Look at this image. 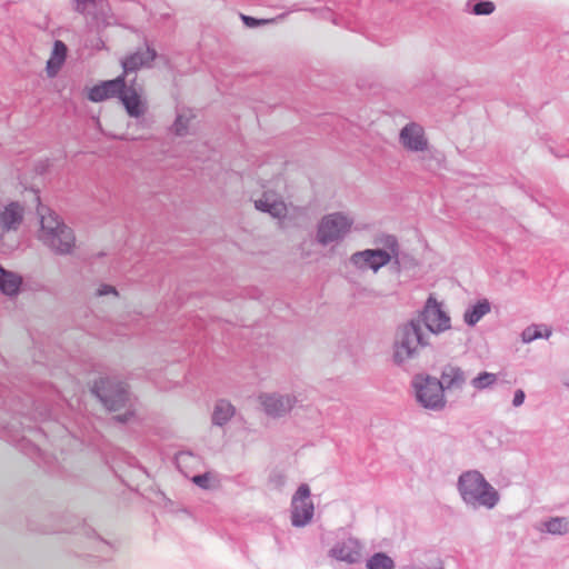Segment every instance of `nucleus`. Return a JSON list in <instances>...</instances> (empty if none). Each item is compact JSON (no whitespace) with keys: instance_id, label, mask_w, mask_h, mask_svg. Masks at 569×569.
Masks as SVG:
<instances>
[{"instance_id":"f257e3e1","label":"nucleus","mask_w":569,"mask_h":569,"mask_svg":"<svg viewBox=\"0 0 569 569\" xmlns=\"http://www.w3.org/2000/svg\"><path fill=\"white\" fill-rule=\"evenodd\" d=\"M457 491L466 507L472 510H492L500 502L499 491L476 469L460 473Z\"/></svg>"},{"instance_id":"f03ea898","label":"nucleus","mask_w":569,"mask_h":569,"mask_svg":"<svg viewBox=\"0 0 569 569\" xmlns=\"http://www.w3.org/2000/svg\"><path fill=\"white\" fill-rule=\"evenodd\" d=\"M429 345V335L423 332L419 319H411L400 325L396 330L392 346L395 363L402 366L416 359Z\"/></svg>"},{"instance_id":"7ed1b4c3","label":"nucleus","mask_w":569,"mask_h":569,"mask_svg":"<svg viewBox=\"0 0 569 569\" xmlns=\"http://www.w3.org/2000/svg\"><path fill=\"white\" fill-rule=\"evenodd\" d=\"M40 216V239L46 246L59 254L72 251L76 237L71 228L61 222L58 216L42 206L38 207Z\"/></svg>"},{"instance_id":"20e7f679","label":"nucleus","mask_w":569,"mask_h":569,"mask_svg":"<svg viewBox=\"0 0 569 569\" xmlns=\"http://www.w3.org/2000/svg\"><path fill=\"white\" fill-rule=\"evenodd\" d=\"M353 223V218L343 212L325 214L318 222L316 240L323 247L340 243L350 233Z\"/></svg>"},{"instance_id":"39448f33","label":"nucleus","mask_w":569,"mask_h":569,"mask_svg":"<svg viewBox=\"0 0 569 569\" xmlns=\"http://www.w3.org/2000/svg\"><path fill=\"white\" fill-rule=\"evenodd\" d=\"M385 249H366L357 251L350 257L351 263L360 270H372L377 272L380 268L388 264L392 256H398V241L395 236H387L385 239Z\"/></svg>"},{"instance_id":"423d86ee","label":"nucleus","mask_w":569,"mask_h":569,"mask_svg":"<svg viewBox=\"0 0 569 569\" xmlns=\"http://www.w3.org/2000/svg\"><path fill=\"white\" fill-rule=\"evenodd\" d=\"M412 386L417 401L428 410L440 411L446 407V397L438 378L431 376H416Z\"/></svg>"},{"instance_id":"0eeeda50","label":"nucleus","mask_w":569,"mask_h":569,"mask_svg":"<svg viewBox=\"0 0 569 569\" xmlns=\"http://www.w3.org/2000/svg\"><path fill=\"white\" fill-rule=\"evenodd\" d=\"M92 392L110 411L124 408L129 401L127 385L109 378H101L99 381H96Z\"/></svg>"},{"instance_id":"6e6552de","label":"nucleus","mask_w":569,"mask_h":569,"mask_svg":"<svg viewBox=\"0 0 569 569\" xmlns=\"http://www.w3.org/2000/svg\"><path fill=\"white\" fill-rule=\"evenodd\" d=\"M420 325L423 323L427 330L433 335H440L451 328L449 315L442 309V305L430 296L419 317Z\"/></svg>"},{"instance_id":"1a4fd4ad","label":"nucleus","mask_w":569,"mask_h":569,"mask_svg":"<svg viewBox=\"0 0 569 569\" xmlns=\"http://www.w3.org/2000/svg\"><path fill=\"white\" fill-rule=\"evenodd\" d=\"M307 483L298 487L291 499V525L297 528L307 526L313 517L315 506Z\"/></svg>"},{"instance_id":"9d476101","label":"nucleus","mask_w":569,"mask_h":569,"mask_svg":"<svg viewBox=\"0 0 569 569\" xmlns=\"http://www.w3.org/2000/svg\"><path fill=\"white\" fill-rule=\"evenodd\" d=\"M259 401L267 416L281 418L292 410L297 403V398L293 395L272 392L260 395Z\"/></svg>"},{"instance_id":"9b49d317","label":"nucleus","mask_w":569,"mask_h":569,"mask_svg":"<svg viewBox=\"0 0 569 569\" xmlns=\"http://www.w3.org/2000/svg\"><path fill=\"white\" fill-rule=\"evenodd\" d=\"M363 545L355 537H348L335 543L329 556L338 561L349 565L358 563L362 559Z\"/></svg>"},{"instance_id":"f8f14e48","label":"nucleus","mask_w":569,"mask_h":569,"mask_svg":"<svg viewBox=\"0 0 569 569\" xmlns=\"http://www.w3.org/2000/svg\"><path fill=\"white\" fill-rule=\"evenodd\" d=\"M124 88V74L112 80L102 81L89 89L88 99L92 102H101L110 98H119Z\"/></svg>"},{"instance_id":"ddd939ff","label":"nucleus","mask_w":569,"mask_h":569,"mask_svg":"<svg viewBox=\"0 0 569 569\" xmlns=\"http://www.w3.org/2000/svg\"><path fill=\"white\" fill-rule=\"evenodd\" d=\"M438 382L441 385L443 393L460 391L467 382V375L460 367L448 363L442 367Z\"/></svg>"},{"instance_id":"4468645a","label":"nucleus","mask_w":569,"mask_h":569,"mask_svg":"<svg viewBox=\"0 0 569 569\" xmlns=\"http://www.w3.org/2000/svg\"><path fill=\"white\" fill-rule=\"evenodd\" d=\"M400 142L410 151H423L428 146L423 129L417 123H408L401 129Z\"/></svg>"},{"instance_id":"2eb2a0df","label":"nucleus","mask_w":569,"mask_h":569,"mask_svg":"<svg viewBox=\"0 0 569 569\" xmlns=\"http://www.w3.org/2000/svg\"><path fill=\"white\" fill-rule=\"evenodd\" d=\"M119 99L126 108L128 114L132 118H139L146 111L144 102L141 99L140 90L134 86H127L124 82V88L119 94Z\"/></svg>"},{"instance_id":"dca6fc26","label":"nucleus","mask_w":569,"mask_h":569,"mask_svg":"<svg viewBox=\"0 0 569 569\" xmlns=\"http://www.w3.org/2000/svg\"><path fill=\"white\" fill-rule=\"evenodd\" d=\"M23 207L19 202H10L0 211V224L3 231H16L23 220Z\"/></svg>"},{"instance_id":"f3484780","label":"nucleus","mask_w":569,"mask_h":569,"mask_svg":"<svg viewBox=\"0 0 569 569\" xmlns=\"http://www.w3.org/2000/svg\"><path fill=\"white\" fill-rule=\"evenodd\" d=\"M156 58V51L149 47L139 49L122 60L124 73L134 72L142 67H148Z\"/></svg>"},{"instance_id":"a211bd4d","label":"nucleus","mask_w":569,"mask_h":569,"mask_svg":"<svg viewBox=\"0 0 569 569\" xmlns=\"http://www.w3.org/2000/svg\"><path fill=\"white\" fill-rule=\"evenodd\" d=\"M68 48L61 40H56L53 43V48L51 51V56L47 61L46 72L49 78H54L62 66L64 64L67 58Z\"/></svg>"},{"instance_id":"6ab92c4d","label":"nucleus","mask_w":569,"mask_h":569,"mask_svg":"<svg viewBox=\"0 0 569 569\" xmlns=\"http://www.w3.org/2000/svg\"><path fill=\"white\" fill-rule=\"evenodd\" d=\"M236 413V408L230 401L219 399L213 407L211 421L213 426L223 427Z\"/></svg>"},{"instance_id":"aec40b11","label":"nucleus","mask_w":569,"mask_h":569,"mask_svg":"<svg viewBox=\"0 0 569 569\" xmlns=\"http://www.w3.org/2000/svg\"><path fill=\"white\" fill-rule=\"evenodd\" d=\"M22 284V278L16 272L0 266V291L7 296H17Z\"/></svg>"},{"instance_id":"412c9836","label":"nucleus","mask_w":569,"mask_h":569,"mask_svg":"<svg viewBox=\"0 0 569 569\" xmlns=\"http://www.w3.org/2000/svg\"><path fill=\"white\" fill-rule=\"evenodd\" d=\"M537 529L550 535L563 536L569 532V519L566 517H551L542 521Z\"/></svg>"},{"instance_id":"4be33fe9","label":"nucleus","mask_w":569,"mask_h":569,"mask_svg":"<svg viewBox=\"0 0 569 569\" xmlns=\"http://www.w3.org/2000/svg\"><path fill=\"white\" fill-rule=\"evenodd\" d=\"M490 303L483 299L468 308L463 313V320L468 326H475L483 316L490 312Z\"/></svg>"},{"instance_id":"5701e85b","label":"nucleus","mask_w":569,"mask_h":569,"mask_svg":"<svg viewBox=\"0 0 569 569\" xmlns=\"http://www.w3.org/2000/svg\"><path fill=\"white\" fill-rule=\"evenodd\" d=\"M550 336L551 329L549 327L543 325H531L522 331L521 339L525 343H529L539 338L548 339Z\"/></svg>"},{"instance_id":"b1692460","label":"nucleus","mask_w":569,"mask_h":569,"mask_svg":"<svg viewBox=\"0 0 569 569\" xmlns=\"http://www.w3.org/2000/svg\"><path fill=\"white\" fill-rule=\"evenodd\" d=\"M393 559L386 552H376L366 561L367 569H395Z\"/></svg>"},{"instance_id":"393cba45","label":"nucleus","mask_w":569,"mask_h":569,"mask_svg":"<svg viewBox=\"0 0 569 569\" xmlns=\"http://www.w3.org/2000/svg\"><path fill=\"white\" fill-rule=\"evenodd\" d=\"M498 381L496 373L482 371L471 379L470 385L478 391L492 388Z\"/></svg>"},{"instance_id":"a878e982","label":"nucleus","mask_w":569,"mask_h":569,"mask_svg":"<svg viewBox=\"0 0 569 569\" xmlns=\"http://www.w3.org/2000/svg\"><path fill=\"white\" fill-rule=\"evenodd\" d=\"M271 217L280 220V223L284 226L283 219L287 214V206L282 200H278L274 198L273 202L270 206V210L268 212Z\"/></svg>"},{"instance_id":"bb28decb","label":"nucleus","mask_w":569,"mask_h":569,"mask_svg":"<svg viewBox=\"0 0 569 569\" xmlns=\"http://www.w3.org/2000/svg\"><path fill=\"white\" fill-rule=\"evenodd\" d=\"M495 8L492 1H478L472 6L471 12L476 16H488L495 11Z\"/></svg>"},{"instance_id":"cd10ccee","label":"nucleus","mask_w":569,"mask_h":569,"mask_svg":"<svg viewBox=\"0 0 569 569\" xmlns=\"http://www.w3.org/2000/svg\"><path fill=\"white\" fill-rule=\"evenodd\" d=\"M274 200V196L268 192H264L263 196L254 201V207L257 210L262 212H269L270 206Z\"/></svg>"},{"instance_id":"c85d7f7f","label":"nucleus","mask_w":569,"mask_h":569,"mask_svg":"<svg viewBox=\"0 0 569 569\" xmlns=\"http://www.w3.org/2000/svg\"><path fill=\"white\" fill-rule=\"evenodd\" d=\"M194 118V114L192 112V110L190 109H181L180 108V116H179V119H180V137H182L184 134V130H187L188 128V123L191 119Z\"/></svg>"},{"instance_id":"c756f323","label":"nucleus","mask_w":569,"mask_h":569,"mask_svg":"<svg viewBox=\"0 0 569 569\" xmlns=\"http://www.w3.org/2000/svg\"><path fill=\"white\" fill-rule=\"evenodd\" d=\"M192 482L202 489H209L210 477L209 473L197 475L192 478Z\"/></svg>"},{"instance_id":"7c9ffc66","label":"nucleus","mask_w":569,"mask_h":569,"mask_svg":"<svg viewBox=\"0 0 569 569\" xmlns=\"http://www.w3.org/2000/svg\"><path fill=\"white\" fill-rule=\"evenodd\" d=\"M241 19L246 26L251 27V28L267 22L266 20H258L256 18L244 16V14H241Z\"/></svg>"},{"instance_id":"2f4dec72","label":"nucleus","mask_w":569,"mask_h":569,"mask_svg":"<svg viewBox=\"0 0 569 569\" xmlns=\"http://www.w3.org/2000/svg\"><path fill=\"white\" fill-rule=\"evenodd\" d=\"M526 395L522 389H518L515 391L512 405L515 407H520L525 401Z\"/></svg>"},{"instance_id":"473e14b6","label":"nucleus","mask_w":569,"mask_h":569,"mask_svg":"<svg viewBox=\"0 0 569 569\" xmlns=\"http://www.w3.org/2000/svg\"><path fill=\"white\" fill-rule=\"evenodd\" d=\"M270 482L280 488L286 483V476L282 473H273L270 476Z\"/></svg>"},{"instance_id":"72a5a7b5","label":"nucleus","mask_w":569,"mask_h":569,"mask_svg":"<svg viewBox=\"0 0 569 569\" xmlns=\"http://www.w3.org/2000/svg\"><path fill=\"white\" fill-rule=\"evenodd\" d=\"M109 293H112V295H118L117 290L114 287L112 286H109V284H101L98 290H97V295L98 296H106V295H109Z\"/></svg>"},{"instance_id":"f704fd0d","label":"nucleus","mask_w":569,"mask_h":569,"mask_svg":"<svg viewBox=\"0 0 569 569\" xmlns=\"http://www.w3.org/2000/svg\"><path fill=\"white\" fill-rule=\"evenodd\" d=\"M420 160L422 162V167L428 169V170H432L433 167H432V161L436 160L432 156H427V154H423L420 157Z\"/></svg>"},{"instance_id":"c9c22d12","label":"nucleus","mask_w":569,"mask_h":569,"mask_svg":"<svg viewBox=\"0 0 569 569\" xmlns=\"http://www.w3.org/2000/svg\"><path fill=\"white\" fill-rule=\"evenodd\" d=\"M132 415H133V412H132L130 409H128V410L126 411V413H123V415H118V416H116V417H114V419H116L117 421H119V422H122V423H123V422H128V421L130 420V418L132 417Z\"/></svg>"},{"instance_id":"e433bc0d","label":"nucleus","mask_w":569,"mask_h":569,"mask_svg":"<svg viewBox=\"0 0 569 569\" xmlns=\"http://www.w3.org/2000/svg\"><path fill=\"white\" fill-rule=\"evenodd\" d=\"M171 131H172L173 133H178V116L176 117V119H174V120H173V122H172Z\"/></svg>"},{"instance_id":"4c0bfd02","label":"nucleus","mask_w":569,"mask_h":569,"mask_svg":"<svg viewBox=\"0 0 569 569\" xmlns=\"http://www.w3.org/2000/svg\"><path fill=\"white\" fill-rule=\"evenodd\" d=\"M172 461H173V463H178V455H177V453H176V455H173V457H172Z\"/></svg>"}]
</instances>
